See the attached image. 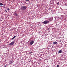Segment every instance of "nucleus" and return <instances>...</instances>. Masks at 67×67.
Wrapping results in <instances>:
<instances>
[{
    "label": "nucleus",
    "mask_w": 67,
    "mask_h": 67,
    "mask_svg": "<svg viewBox=\"0 0 67 67\" xmlns=\"http://www.w3.org/2000/svg\"><path fill=\"white\" fill-rule=\"evenodd\" d=\"M21 8L22 10H25L26 9V6H22L21 7Z\"/></svg>",
    "instance_id": "nucleus-1"
},
{
    "label": "nucleus",
    "mask_w": 67,
    "mask_h": 67,
    "mask_svg": "<svg viewBox=\"0 0 67 67\" xmlns=\"http://www.w3.org/2000/svg\"><path fill=\"white\" fill-rule=\"evenodd\" d=\"M49 21L46 20L44 21V22H43V23L44 24H48V23H49Z\"/></svg>",
    "instance_id": "nucleus-2"
},
{
    "label": "nucleus",
    "mask_w": 67,
    "mask_h": 67,
    "mask_svg": "<svg viewBox=\"0 0 67 67\" xmlns=\"http://www.w3.org/2000/svg\"><path fill=\"white\" fill-rule=\"evenodd\" d=\"M14 42L13 41L10 43L9 44V45H10V46H12V45H14Z\"/></svg>",
    "instance_id": "nucleus-3"
},
{
    "label": "nucleus",
    "mask_w": 67,
    "mask_h": 67,
    "mask_svg": "<svg viewBox=\"0 0 67 67\" xmlns=\"http://www.w3.org/2000/svg\"><path fill=\"white\" fill-rule=\"evenodd\" d=\"M33 43H34V41H33V40H32V41H31L30 44V45H32L33 44Z\"/></svg>",
    "instance_id": "nucleus-4"
},
{
    "label": "nucleus",
    "mask_w": 67,
    "mask_h": 67,
    "mask_svg": "<svg viewBox=\"0 0 67 67\" xmlns=\"http://www.w3.org/2000/svg\"><path fill=\"white\" fill-rule=\"evenodd\" d=\"M62 52V50H60L58 52V53L59 54H61Z\"/></svg>",
    "instance_id": "nucleus-5"
},
{
    "label": "nucleus",
    "mask_w": 67,
    "mask_h": 67,
    "mask_svg": "<svg viewBox=\"0 0 67 67\" xmlns=\"http://www.w3.org/2000/svg\"><path fill=\"white\" fill-rule=\"evenodd\" d=\"M57 43V42H54L53 43V45H54V44H56Z\"/></svg>",
    "instance_id": "nucleus-6"
},
{
    "label": "nucleus",
    "mask_w": 67,
    "mask_h": 67,
    "mask_svg": "<svg viewBox=\"0 0 67 67\" xmlns=\"http://www.w3.org/2000/svg\"><path fill=\"white\" fill-rule=\"evenodd\" d=\"M13 61H9L10 64H11L12 63Z\"/></svg>",
    "instance_id": "nucleus-7"
},
{
    "label": "nucleus",
    "mask_w": 67,
    "mask_h": 67,
    "mask_svg": "<svg viewBox=\"0 0 67 67\" xmlns=\"http://www.w3.org/2000/svg\"><path fill=\"white\" fill-rule=\"evenodd\" d=\"M15 37H16V36H14L13 38H12V39H11V40H13V39H14V38H15Z\"/></svg>",
    "instance_id": "nucleus-8"
},
{
    "label": "nucleus",
    "mask_w": 67,
    "mask_h": 67,
    "mask_svg": "<svg viewBox=\"0 0 67 67\" xmlns=\"http://www.w3.org/2000/svg\"><path fill=\"white\" fill-rule=\"evenodd\" d=\"M14 14L15 15H16V16H18V14L16 13H14Z\"/></svg>",
    "instance_id": "nucleus-9"
},
{
    "label": "nucleus",
    "mask_w": 67,
    "mask_h": 67,
    "mask_svg": "<svg viewBox=\"0 0 67 67\" xmlns=\"http://www.w3.org/2000/svg\"><path fill=\"white\" fill-rule=\"evenodd\" d=\"M0 5H3V4L2 3H0Z\"/></svg>",
    "instance_id": "nucleus-10"
},
{
    "label": "nucleus",
    "mask_w": 67,
    "mask_h": 67,
    "mask_svg": "<svg viewBox=\"0 0 67 67\" xmlns=\"http://www.w3.org/2000/svg\"><path fill=\"white\" fill-rule=\"evenodd\" d=\"M7 10H10V8H8L7 9Z\"/></svg>",
    "instance_id": "nucleus-11"
},
{
    "label": "nucleus",
    "mask_w": 67,
    "mask_h": 67,
    "mask_svg": "<svg viewBox=\"0 0 67 67\" xmlns=\"http://www.w3.org/2000/svg\"><path fill=\"white\" fill-rule=\"evenodd\" d=\"M59 2L58 3H57V5L58 4H59Z\"/></svg>",
    "instance_id": "nucleus-12"
},
{
    "label": "nucleus",
    "mask_w": 67,
    "mask_h": 67,
    "mask_svg": "<svg viewBox=\"0 0 67 67\" xmlns=\"http://www.w3.org/2000/svg\"><path fill=\"white\" fill-rule=\"evenodd\" d=\"M59 65H57V67H59Z\"/></svg>",
    "instance_id": "nucleus-13"
},
{
    "label": "nucleus",
    "mask_w": 67,
    "mask_h": 67,
    "mask_svg": "<svg viewBox=\"0 0 67 67\" xmlns=\"http://www.w3.org/2000/svg\"><path fill=\"white\" fill-rule=\"evenodd\" d=\"M4 67H7V65H6L5 66H4Z\"/></svg>",
    "instance_id": "nucleus-14"
},
{
    "label": "nucleus",
    "mask_w": 67,
    "mask_h": 67,
    "mask_svg": "<svg viewBox=\"0 0 67 67\" xmlns=\"http://www.w3.org/2000/svg\"><path fill=\"white\" fill-rule=\"evenodd\" d=\"M31 53H32V52H30V54H31Z\"/></svg>",
    "instance_id": "nucleus-15"
},
{
    "label": "nucleus",
    "mask_w": 67,
    "mask_h": 67,
    "mask_svg": "<svg viewBox=\"0 0 67 67\" xmlns=\"http://www.w3.org/2000/svg\"><path fill=\"white\" fill-rule=\"evenodd\" d=\"M30 0H26V1H30Z\"/></svg>",
    "instance_id": "nucleus-16"
},
{
    "label": "nucleus",
    "mask_w": 67,
    "mask_h": 67,
    "mask_svg": "<svg viewBox=\"0 0 67 67\" xmlns=\"http://www.w3.org/2000/svg\"><path fill=\"white\" fill-rule=\"evenodd\" d=\"M3 5H4V6H5V4H4Z\"/></svg>",
    "instance_id": "nucleus-17"
},
{
    "label": "nucleus",
    "mask_w": 67,
    "mask_h": 67,
    "mask_svg": "<svg viewBox=\"0 0 67 67\" xmlns=\"http://www.w3.org/2000/svg\"><path fill=\"white\" fill-rule=\"evenodd\" d=\"M5 12H7V10H5Z\"/></svg>",
    "instance_id": "nucleus-18"
}]
</instances>
